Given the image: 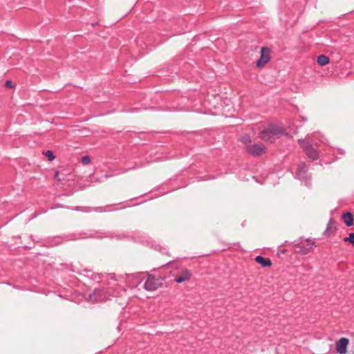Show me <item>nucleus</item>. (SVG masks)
<instances>
[{"label":"nucleus","instance_id":"obj_28","mask_svg":"<svg viewBox=\"0 0 354 354\" xmlns=\"http://www.w3.org/2000/svg\"><path fill=\"white\" fill-rule=\"evenodd\" d=\"M319 142H323V143H326V139L324 138V136H322V138L319 139Z\"/></svg>","mask_w":354,"mask_h":354},{"label":"nucleus","instance_id":"obj_15","mask_svg":"<svg viewBox=\"0 0 354 354\" xmlns=\"http://www.w3.org/2000/svg\"><path fill=\"white\" fill-rule=\"evenodd\" d=\"M330 62V59L325 55H319L317 59V63L319 66H324Z\"/></svg>","mask_w":354,"mask_h":354},{"label":"nucleus","instance_id":"obj_11","mask_svg":"<svg viewBox=\"0 0 354 354\" xmlns=\"http://www.w3.org/2000/svg\"><path fill=\"white\" fill-rule=\"evenodd\" d=\"M349 339L347 337H341L336 342V351L339 354H346L348 351Z\"/></svg>","mask_w":354,"mask_h":354},{"label":"nucleus","instance_id":"obj_22","mask_svg":"<svg viewBox=\"0 0 354 354\" xmlns=\"http://www.w3.org/2000/svg\"><path fill=\"white\" fill-rule=\"evenodd\" d=\"M216 178V176H204V177H198L197 179H198V181H202V180H212V179H214Z\"/></svg>","mask_w":354,"mask_h":354},{"label":"nucleus","instance_id":"obj_21","mask_svg":"<svg viewBox=\"0 0 354 354\" xmlns=\"http://www.w3.org/2000/svg\"><path fill=\"white\" fill-rule=\"evenodd\" d=\"M82 162L83 165H88L91 162V158L88 155H85L82 158Z\"/></svg>","mask_w":354,"mask_h":354},{"label":"nucleus","instance_id":"obj_12","mask_svg":"<svg viewBox=\"0 0 354 354\" xmlns=\"http://www.w3.org/2000/svg\"><path fill=\"white\" fill-rule=\"evenodd\" d=\"M192 277V272L187 270H183L175 278V281L177 283H181L187 280H189Z\"/></svg>","mask_w":354,"mask_h":354},{"label":"nucleus","instance_id":"obj_3","mask_svg":"<svg viewBox=\"0 0 354 354\" xmlns=\"http://www.w3.org/2000/svg\"><path fill=\"white\" fill-rule=\"evenodd\" d=\"M311 141L314 145H317V142L313 138H311L310 136H307L306 139H299L298 142L301 145V148L305 151L306 156L313 160L319 159V156L318 151L313 147Z\"/></svg>","mask_w":354,"mask_h":354},{"label":"nucleus","instance_id":"obj_13","mask_svg":"<svg viewBox=\"0 0 354 354\" xmlns=\"http://www.w3.org/2000/svg\"><path fill=\"white\" fill-rule=\"evenodd\" d=\"M343 223L346 227H351L354 225L353 216L350 212H345L342 215Z\"/></svg>","mask_w":354,"mask_h":354},{"label":"nucleus","instance_id":"obj_25","mask_svg":"<svg viewBox=\"0 0 354 354\" xmlns=\"http://www.w3.org/2000/svg\"><path fill=\"white\" fill-rule=\"evenodd\" d=\"M141 109H142L141 108H134V109L128 110L127 112L134 113V112H138V111H140Z\"/></svg>","mask_w":354,"mask_h":354},{"label":"nucleus","instance_id":"obj_10","mask_svg":"<svg viewBox=\"0 0 354 354\" xmlns=\"http://www.w3.org/2000/svg\"><path fill=\"white\" fill-rule=\"evenodd\" d=\"M160 283L158 279H156L153 275H149L146 279L143 288L148 291H154L158 288Z\"/></svg>","mask_w":354,"mask_h":354},{"label":"nucleus","instance_id":"obj_4","mask_svg":"<svg viewBox=\"0 0 354 354\" xmlns=\"http://www.w3.org/2000/svg\"><path fill=\"white\" fill-rule=\"evenodd\" d=\"M292 243L295 245L296 248L298 249L297 252L304 255L308 254L316 247L315 241H311L309 238L306 239L305 243H304L303 238L300 237L294 241Z\"/></svg>","mask_w":354,"mask_h":354},{"label":"nucleus","instance_id":"obj_26","mask_svg":"<svg viewBox=\"0 0 354 354\" xmlns=\"http://www.w3.org/2000/svg\"><path fill=\"white\" fill-rule=\"evenodd\" d=\"M335 149L337 150H338L342 155L344 156L345 154V151L343 149H341V148H335Z\"/></svg>","mask_w":354,"mask_h":354},{"label":"nucleus","instance_id":"obj_19","mask_svg":"<svg viewBox=\"0 0 354 354\" xmlns=\"http://www.w3.org/2000/svg\"><path fill=\"white\" fill-rule=\"evenodd\" d=\"M344 242H349L353 245H354V232H351L348 234V236L344 237Z\"/></svg>","mask_w":354,"mask_h":354},{"label":"nucleus","instance_id":"obj_1","mask_svg":"<svg viewBox=\"0 0 354 354\" xmlns=\"http://www.w3.org/2000/svg\"><path fill=\"white\" fill-rule=\"evenodd\" d=\"M106 236L113 239H115L118 241H132L136 243H143L146 241L145 234L140 231L131 232H114L110 233Z\"/></svg>","mask_w":354,"mask_h":354},{"label":"nucleus","instance_id":"obj_16","mask_svg":"<svg viewBox=\"0 0 354 354\" xmlns=\"http://www.w3.org/2000/svg\"><path fill=\"white\" fill-rule=\"evenodd\" d=\"M336 230L335 225L333 223L332 219L329 221V222L327 224L326 228L324 230L323 234L324 235H330L333 232Z\"/></svg>","mask_w":354,"mask_h":354},{"label":"nucleus","instance_id":"obj_5","mask_svg":"<svg viewBox=\"0 0 354 354\" xmlns=\"http://www.w3.org/2000/svg\"><path fill=\"white\" fill-rule=\"evenodd\" d=\"M62 266L65 267V269H68L72 272H77V274L80 275H83L85 278L88 279V280L95 281V282H100L101 279V275L99 273L94 272L91 270L88 269H84L82 272L80 270H75L74 268H73V265H68V264H62Z\"/></svg>","mask_w":354,"mask_h":354},{"label":"nucleus","instance_id":"obj_18","mask_svg":"<svg viewBox=\"0 0 354 354\" xmlns=\"http://www.w3.org/2000/svg\"><path fill=\"white\" fill-rule=\"evenodd\" d=\"M43 153L47 157L49 161H53L55 160V156L51 150H47L46 151H44Z\"/></svg>","mask_w":354,"mask_h":354},{"label":"nucleus","instance_id":"obj_27","mask_svg":"<svg viewBox=\"0 0 354 354\" xmlns=\"http://www.w3.org/2000/svg\"><path fill=\"white\" fill-rule=\"evenodd\" d=\"M96 212H104V210L102 209V207H96L95 209Z\"/></svg>","mask_w":354,"mask_h":354},{"label":"nucleus","instance_id":"obj_2","mask_svg":"<svg viewBox=\"0 0 354 354\" xmlns=\"http://www.w3.org/2000/svg\"><path fill=\"white\" fill-rule=\"evenodd\" d=\"M283 135L287 136L288 133L285 132L283 127L279 126H269L260 132V138L270 142H273L276 136Z\"/></svg>","mask_w":354,"mask_h":354},{"label":"nucleus","instance_id":"obj_31","mask_svg":"<svg viewBox=\"0 0 354 354\" xmlns=\"http://www.w3.org/2000/svg\"><path fill=\"white\" fill-rule=\"evenodd\" d=\"M75 209L76 211H80V207H76Z\"/></svg>","mask_w":354,"mask_h":354},{"label":"nucleus","instance_id":"obj_7","mask_svg":"<svg viewBox=\"0 0 354 354\" xmlns=\"http://www.w3.org/2000/svg\"><path fill=\"white\" fill-rule=\"evenodd\" d=\"M109 297V295L104 288H97L94 290L93 293L89 294L86 299L91 301H105Z\"/></svg>","mask_w":354,"mask_h":354},{"label":"nucleus","instance_id":"obj_9","mask_svg":"<svg viewBox=\"0 0 354 354\" xmlns=\"http://www.w3.org/2000/svg\"><path fill=\"white\" fill-rule=\"evenodd\" d=\"M245 151L252 156H260L266 151V148L261 144L254 143L247 145Z\"/></svg>","mask_w":354,"mask_h":354},{"label":"nucleus","instance_id":"obj_17","mask_svg":"<svg viewBox=\"0 0 354 354\" xmlns=\"http://www.w3.org/2000/svg\"><path fill=\"white\" fill-rule=\"evenodd\" d=\"M144 109L147 110H154V111H180L181 109L175 108V107H167V108H161V107H149V108H145Z\"/></svg>","mask_w":354,"mask_h":354},{"label":"nucleus","instance_id":"obj_24","mask_svg":"<svg viewBox=\"0 0 354 354\" xmlns=\"http://www.w3.org/2000/svg\"><path fill=\"white\" fill-rule=\"evenodd\" d=\"M54 178L59 182H61L64 179L63 178H61L59 177V171H56L55 174V176H54Z\"/></svg>","mask_w":354,"mask_h":354},{"label":"nucleus","instance_id":"obj_32","mask_svg":"<svg viewBox=\"0 0 354 354\" xmlns=\"http://www.w3.org/2000/svg\"><path fill=\"white\" fill-rule=\"evenodd\" d=\"M338 159V158L337 156H334V158H333V161H335Z\"/></svg>","mask_w":354,"mask_h":354},{"label":"nucleus","instance_id":"obj_23","mask_svg":"<svg viewBox=\"0 0 354 354\" xmlns=\"http://www.w3.org/2000/svg\"><path fill=\"white\" fill-rule=\"evenodd\" d=\"M5 86L7 87V88H13L14 87L11 80H7L5 82Z\"/></svg>","mask_w":354,"mask_h":354},{"label":"nucleus","instance_id":"obj_6","mask_svg":"<svg viewBox=\"0 0 354 354\" xmlns=\"http://www.w3.org/2000/svg\"><path fill=\"white\" fill-rule=\"evenodd\" d=\"M308 167L306 162H301L297 166V178L306 186H310L311 177L308 174Z\"/></svg>","mask_w":354,"mask_h":354},{"label":"nucleus","instance_id":"obj_33","mask_svg":"<svg viewBox=\"0 0 354 354\" xmlns=\"http://www.w3.org/2000/svg\"><path fill=\"white\" fill-rule=\"evenodd\" d=\"M4 283H6L7 285H10V283L9 282H5Z\"/></svg>","mask_w":354,"mask_h":354},{"label":"nucleus","instance_id":"obj_8","mask_svg":"<svg viewBox=\"0 0 354 354\" xmlns=\"http://www.w3.org/2000/svg\"><path fill=\"white\" fill-rule=\"evenodd\" d=\"M270 60V50L268 47H262L260 51V57L256 62V66L263 68Z\"/></svg>","mask_w":354,"mask_h":354},{"label":"nucleus","instance_id":"obj_14","mask_svg":"<svg viewBox=\"0 0 354 354\" xmlns=\"http://www.w3.org/2000/svg\"><path fill=\"white\" fill-rule=\"evenodd\" d=\"M256 263L261 265L263 268H268L272 266V261L269 258H264L261 255H258L254 259Z\"/></svg>","mask_w":354,"mask_h":354},{"label":"nucleus","instance_id":"obj_29","mask_svg":"<svg viewBox=\"0 0 354 354\" xmlns=\"http://www.w3.org/2000/svg\"><path fill=\"white\" fill-rule=\"evenodd\" d=\"M287 252V250L286 249H283L280 251V253L281 254H285L286 252Z\"/></svg>","mask_w":354,"mask_h":354},{"label":"nucleus","instance_id":"obj_30","mask_svg":"<svg viewBox=\"0 0 354 354\" xmlns=\"http://www.w3.org/2000/svg\"><path fill=\"white\" fill-rule=\"evenodd\" d=\"M129 169H124V170L122 171L121 172H118V173H117V174H121V173H124V172H125V171H127Z\"/></svg>","mask_w":354,"mask_h":354},{"label":"nucleus","instance_id":"obj_20","mask_svg":"<svg viewBox=\"0 0 354 354\" xmlns=\"http://www.w3.org/2000/svg\"><path fill=\"white\" fill-rule=\"evenodd\" d=\"M241 141L243 143L247 145V144H249V143L251 142V138H250V137L248 135H245V136L241 137Z\"/></svg>","mask_w":354,"mask_h":354}]
</instances>
